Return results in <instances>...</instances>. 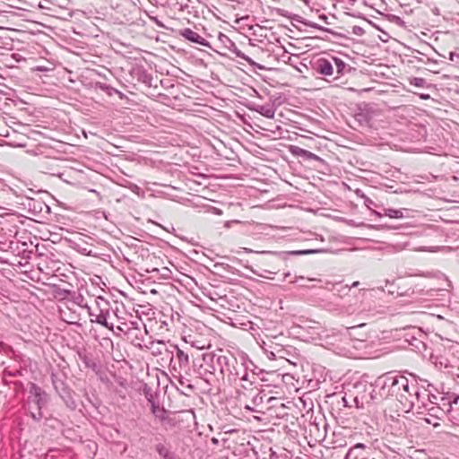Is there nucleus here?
Listing matches in <instances>:
<instances>
[{
	"label": "nucleus",
	"mask_w": 459,
	"mask_h": 459,
	"mask_svg": "<svg viewBox=\"0 0 459 459\" xmlns=\"http://www.w3.org/2000/svg\"><path fill=\"white\" fill-rule=\"evenodd\" d=\"M403 211L407 212L408 210L407 209L398 210V209H393V208H384L383 212H375V214L377 215L378 217L388 216L390 218L399 219V218L404 217Z\"/></svg>",
	"instance_id": "aec40b11"
},
{
	"label": "nucleus",
	"mask_w": 459,
	"mask_h": 459,
	"mask_svg": "<svg viewBox=\"0 0 459 459\" xmlns=\"http://www.w3.org/2000/svg\"><path fill=\"white\" fill-rule=\"evenodd\" d=\"M377 385H381V397H394L406 411L411 410L414 406L415 402L420 399V392L417 385H410L409 380L403 376L389 373L379 378Z\"/></svg>",
	"instance_id": "f03ea898"
},
{
	"label": "nucleus",
	"mask_w": 459,
	"mask_h": 459,
	"mask_svg": "<svg viewBox=\"0 0 459 459\" xmlns=\"http://www.w3.org/2000/svg\"><path fill=\"white\" fill-rule=\"evenodd\" d=\"M78 356L86 368H91L96 374L101 372L100 361L93 358L92 355L87 354L85 351H78Z\"/></svg>",
	"instance_id": "f8f14e48"
},
{
	"label": "nucleus",
	"mask_w": 459,
	"mask_h": 459,
	"mask_svg": "<svg viewBox=\"0 0 459 459\" xmlns=\"http://www.w3.org/2000/svg\"><path fill=\"white\" fill-rule=\"evenodd\" d=\"M332 60L335 65L336 74L338 75H342L351 70V67L341 58L333 56Z\"/></svg>",
	"instance_id": "4be33fe9"
},
{
	"label": "nucleus",
	"mask_w": 459,
	"mask_h": 459,
	"mask_svg": "<svg viewBox=\"0 0 459 459\" xmlns=\"http://www.w3.org/2000/svg\"><path fill=\"white\" fill-rule=\"evenodd\" d=\"M458 399L459 398L457 396H454L453 400L451 399V397L448 396H441L438 403L437 397L434 394H431V396L429 397V402L432 404L440 405L441 408L444 409V413L446 414L451 411L452 404L457 403Z\"/></svg>",
	"instance_id": "ddd939ff"
},
{
	"label": "nucleus",
	"mask_w": 459,
	"mask_h": 459,
	"mask_svg": "<svg viewBox=\"0 0 459 459\" xmlns=\"http://www.w3.org/2000/svg\"><path fill=\"white\" fill-rule=\"evenodd\" d=\"M342 400H343L344 405L349 406L345 396L342 398Z\"/></svg>",
	"instance_id": "09e8293b"
},
{
	"label": "nucleus",
	"mask_w": 459,
	"mask_h": 459,
	"mask_svg": "<svg viewBox=\"0 0 459 459\" xmlns=\"http://www.w3.org/2000/svg\"><path fill=\"white\" fill-rule=\"evenodd\" d=\"M96 305L100 312H104L105 314H109L108 307L109 303L103 297L99 296L95 299Z\"/></svg>",
	"instance_id": "393cba45"
},
{
	"label": "nucleus",
	"mask_w": 459,
	"mask_h": 459,
	"mask_svg": "<svg viewBox=\"0 0 459 459\" xmlns=\"http://www.w3.org/2000/svg\"><path fill=\"white\" fill-rule=\"evenodd\" d=\"M219 39L222 43H230V46H228V49L231 51L237 57H239L245 61H247L249 65H255V63L247 55H245L241 50H239L236 44L226 35L220 33Z\"/></svg>",
	"instance_id": "6e6552de"
},
{
	"label": "nucleus",
	"mask_w": 459,
	"mask_h": 459,
	"mask_svg": "<svg viewBox=\"0 0 459 459\" xmlns=\"http://www.w3.org/2000/svg\"><path fill=\"white\" fill-rule=\"evenodd\" d=\"M29 403H33L36 406L35 411H30V417L35 421H39L43 418L42 409L47 405L48 394L38 385L30 382L29 384Z\"/></svg>",
	"instance_id": "7ed1b4c3"
},
{
	"label": "nucleus",
	"mask_w": 459,
	"mask_h": 459,
	"mask_svg": "<svg viewBox=\"0 0 459 459\" xmlns=\"http://www.w3.org/2000/svg\"><path fill=\"white\" fill-rule=\"evenodd\" d=\"M130 188L134 191L135 189H139V187L135 185V184H132V186H130Z\"/></svg>",
	"instance_id": "37998d69"
},
{
	"label": "nucleus",
	"mask_w": 459,
	"mask_h": 459,
	"mask_svg": "<svg viewBox=\"0 0 459 459\" xmlns=\"http://www.w3.org/2000/svg\"><path fill=\"white\" fill-rule=\"evenodd\" d=\"M116 92H117V89H115V88H113V87H111L110 85H109V89H108V90H106V93H107L108 95H109V96H111V95H113V94H116Z\"/></svg>",
	"instance_id": "4c0bfd02"
},
{
	"label": "nucleus",
	"mask_w": 459,
	"mask_h": 459,
	"mask_svg": "<svg viewBox=\"0 0 459 459\" xmlns=\"http://www.w3.org/2000/svg\"><path fill=\"white\" fill-rule=\"evenodd\" d=\"M290 275V273H285V274H284V278H287V277H289Z\"/></svg>",
	"instance_id": "603ef678"
},
{
	"label": "nucleus",
	"mask_w": 459,
	"mask_h": 459,
	"mask_svg": "<svg viewBox=\"0 0 459 459\" xmlns=\"http://www.w3.org/2000/svg\"><path fill=\"white\" fill-rule=\"evenodd\" d=\"M291 20L295 21V22H300L303 24V22H306L305 19H303L300 15L299 14H291L290 15V18Z\"/></svg>",
	"instance_id": "e433bc0d"
},
{
	"label": "nucleus",
	"mask_w": 459,
	"mask_h": 459,
	"mask_svg": "<svg viewBox=\"0 0 459 459\" xmlns=\"http://www.w3.org/2000/svg\"><path fill=\"white\" fill-rule=\"evenodd\" d=\"M425 421L428 422L429 424H431V420L425 419Z\"/></svg>",
	"instance_id": "3c124183"
},
{
	"label": "nucleus",
	"mask_w": 459,
	"mask_h": 459,
	"mask_svg": "<svg viewBox=\"0 0 459 459\" xmlns=\"http://www.w3.org/2000/svg\"><path fill=\"white\" fill-rule=\"evenodd\" d=\"M299 279H303V276L299 277ZM298 281V278H296L295 281Z\"/></svg>",
	"instance_id": "5fc2aeb1"
},
{
	"label": "nucleus",
	"mask_w": 459,
	"mask_h": 459,
	"mask_svg": "<svg viewBox=\"0 0 459 459\" xmlns=\"http://www.w3.org/2000/svg\"><path fill=\"white\" fill-rule=\"evenodd\" d=\"M449 60L459 66V48L449 53Z\"/></svg>",
	"instance_id": "c756f323"
},
{
	"label": "nucleus",
	"mask_w": 459,
	"mask_h": 459,
	"mask_svg": "<svg viewBox=\"0 0 459 459\" xmlns=\"http://www.w3.org/2000/svg\"><path fill=\"white\" fill-rule=\"evenodd\" d=\"M410 84L415 87L424 88L427 86V82L423 78L412 77L409 79Z\"/></svg>",
	"instance_id": "cd10ccee"
},
{
	"label": "nucleus",
	"mask_w": 459,
	"mask_h": 459,
	"mask_svg": "<svg viewBox=\"0 0 459 459\" xmlns=\"http://www.w3.org/2000/svg\"><path fill=\"white\" fill-rule=\"evenodd\" d=\"M226 48H228V46H230V43H224Z\"/></svg>",
	"instance_id": "6e6d98bb"
},
{
	"label": "nucleus",
	"mask_w": 459,
	"mask_h": 459,
	"mask_svg": "<svg viewBox=\"0 0 459 459\" xmlns=\"http://www.w3.org/2000/svg\"><path fill=\"white\" fill-rule=\"evenodd\" d=\"M116 94H117L119 99H121V100L125 98V94L123 92L119 91L118 90H117V92H116Z\"/></svg>",
	"instance_id": "79ce46f5"
},
{
	"label": "nucleus",
	"mask_w": 459,
	"mask_h": 459,
	"mask_svg": "<svg viewBox=\"0 0 459 459\" xmlns=\"http://www.w3.org/2000/svg\"><path fill=\"white\" fill-rule=\"evenodd\" d=\"M276 12L281 16H283V17H286V18H290L291 13H290L288 11H286L284 9H277Z\"/></svg>",
	"instance_id": "c9c22d12"
},
{
	"label": "nucleus",
	"mask_w": 459,
	"mask_h": 459,
	"mask_svg": "<svg viewBox=\"0 0 459 459\" xmlns=\"http://www.w3.org/2000/svg\"><path fill=\"white\" fill-rule=\"evenodd\" d=\"M96 88L101 90L102 91L106 92V90L109 89V85L103 83V82H96Z\"/></svg>",
	"instance_id": "f704fd0d"
},
{
	"label": "nucleus",
	"mask_w": 459,
	"mask_h": 459,
	"mask_svg": "<svg viewBox=\"0 0 459 459\" xmlns=\"http://www.w3.org/2000/svg\"><path fill=\"white\" fill-rule=\"evenodd\" d=\"M178 380L181 385L186 386L190 390L194 389V385L190 383V381L186 377H183L181 375V373L178 374Z\"/></svg>",
	"instance_id": "c85d7f7f"
},
{
	"label": "nucleus",
	"mask_w": 459,
	"mask_h": 459,
	"mask_svg": "<svg viewBox=\"0 0 459 459\" xmlns=\"http://www.w3.org/2000/svg\"><path fill=\"white\" fill-rule=\"evenodd\" d=\"M138 80L148 86H152V74L147 73L145 70H142L139 73Z\"/></svg>",
	"instance_id": "a878e982"
},
{
	"label": "nucleus",
	"mask_w": 459,
	"mask_h": 459,
	"mask_svg": "<svg viewBox=\"0 0 459 459\" xmlns=\"http://www.w3.org/2000/svg\"><path fill=\"white\" fill-rule=\"evenodd\" d=\"M318 19H319V20H321V21H324L325 23H329V22H327V20H328L327 16H326L325 14H324V13L320 14V15L318 16Z\"/></svg>",
	"instance_id": "ea45409f"
},
{
	"label": "nucleus",
	"mask_w": 459,
	"mask_h": 459,
	"mask_svg": "<svg viewBox=\"0 0 459 459\" xmlns=\"http://www.w3.org/2000/svg\"><path fill=\"white\" fill-rule=\"evenodd\" d=\"M65 376L63 374L59 373H51V381L52 385L56 390V392L63 398L65 399V396H69V388L66 385L65 380Z\"/></svg>",
	"instance_id": "0eeeda50"
},
{
	"label": "nucleus",
	"mask_w": 459,
	"mask_h": 459,
	"mask_svg": "<svg viewBox=\"0 0 459 459\" xmlns=\"http://www.w3.org/2000/svg\"><path fill=\"white\" fill-rule=\"evenodd\" d=\"M194 370L202 378L206 379L207 375H221L222 377L227 376L230 383H237L238 377L247 376V361L242 359L238 361L230 352L228 354L205 352L202 355V363L194 361Z\"/></svg>",
	"instance_id": "f257e3e1"
},
{
	"label": "nucleus",
	"mask_w": 459,
	"mask_h": 459,
	"mask_svg": "<svg viewBox=\"0 0 459 459\" xmlns=\"http://www.w3.org/2000/svg\"><path fill=\"white\" fill-rule=\"evenodd\" d=\"M356 394L353 397V401L357 408H363L364 405L370 403V398L368 394L364 391V387L360 386V383L354 385Z\"/></svg>",
	"instance_id": "2eb2a0df"
},
{
	"label": "nucleus",
	"mask_w": 459,
	"mask_h": 459,
	"mask_svg": "<svg viewBox=\"0 0 459 459\" xmlns=\"http://www.w3.org/2000/svg\"><path fill=\"white\" fill-rule=\"evenodd\" d=\"M359 284V281H354V282L352 283V285H351V288H352V287H357Z\"/></svg>",
	"instance_id": "de8ad7c7"
},
{
	"label": "nucleus",
	"mask_w": 459,
	"mask_h": 459,
	"mask_svg": "<svg viewBox=\"0 0 459 459\" xmlns=\"http://www.w3.org/2000/svg\"><path fill=\"white\" fill-rule=\"evenodd\" d=\"M192 346H195L197 349H202V348L204 347V345L203 346H199V343H196V345H195L194 342H192Z\"/></svg>",
	"instance_id": "a18cd8bd"
},
{
	"label": "nucleus",
	"mask_w": 459,
	"mask_h": 459,
	"mask_svg": "<svg viewBox=\"0 0 459 459\" xmlns=\"http://www.w3.org/2000/svg\"><path fill=\"white\" fill-rule=\"evenodd\" d=\"M371 445L356 443L346 453L344 459H375L372 457Z\"/></svg>",
	"instance_id": "20e7f679"
},
{
	"label": "nucleus",
	"mask_w": 459,
	"mask_h": 459,
	"mask_svg": "<svg viewBox=\"0 0 459 459\" xmlns=\"http://www.w3.org/2000/svg\"><path fill=\"white\" fill-rule=\"evenodd\" d=\"M151 411L161 422H167L170 425H174V420L169 417L168 411L164 407H160L159 403H153L151 407Z\"/></svg>",
	"instance_id": "a211bd4d"
},
{
	"label": "nucleus",
	"mask_w": 459,
	"mask_h": 459,
	"mask_svg": "<svg viewBox=\"0 0 459 459\" xmlns=\"http://www.w3.org/2000/svg\"><path fill=\"white\" fill-rule=\"evenodd\" d=\"M418 96L421 99V100H429L430 99V95L429 94H427V93H419Z\"/></svg>",
	"instance_id": "58836bf2"
},
{
	"label": "nucleus",
	"mask_w": 459,
	"mask_h": 459,
	"mask_svg": "<svg viewBox=\"0 0 459 459\" xmlns=\"http://www.w3.org/2000/svg\"><path fill=\"white\" fill-rule=\"evenodd\" d=\"M440 424L438 422L433 423L434 427H438Z\"/></svg>",
	"instance_id": "864d4df0"
},
{
	"label": "nucleus",
	"mask_w": 459,
	"mask_h": 459,
	"mask_svg": "<svg viewBox=\"0 0 459 459\" xmlns=\"http://www.w3.org/2000/svg\"><path fill=\"white\" fill-rule=\"evenodd\" d=\"M245 251L247 252V253L253 252L251 249H248V248H245Z\"/></svg>",
	"instance_id": "8fccbe9b"
},
{
	"label": "nucleus",
	"mask_w": 459,
	"mask_h": 459,
	"mask_svg": "<svg viewBox=\"0 0 459 459\" xmlns=\"http://www.w3.org/2000/svg\"><path fill=\"white\" fill-rule=\"evenodd\" d=\"M175 350H176L177 362H175L172 365V370L178 374H180L183 371L187 374V371L190 369L189 356H188L187 352H185L183 350L179 349L178 346H175Z\"/></svg>",
	"instance_id": "423d86ee"
},
{
	"label": "nucleus",
	"mask_w": 459,
	"mask_h": 459,
	"mask_svg": "<svg viewBox=\"0 0 459 459\" xmlns=\"http://www.w3.org/2000/svg\"><path fill=\"white\" fill-rule=\"evenodd\" d=\"M263 400V396L260 395V394H258L255 398H254V403H256L257 401H260L262 402Z\"/></svg>",
	"instance_id": "a19ab883"
},
{
	"label": "nucleus",
	"mask_w": 459,
	"mask_h": 459,
	"mask_svg": "<svg viewBox=\"0 0 459 459\" xmlns=\"http://www.w3.org/2000/svg\"><path fill=\"white\" fill-rule=\"evenodd\" d=\"M85 307L88 309L89 316H91V321L94 323H98L108 329L112 330L113 329V324H108V316L109 314H105L104 312H100L99 314L93 313L90 307L87 305Z\"/></svg>",
	"instance_id": "dca6fc26"
},
{
	"label": "nucleus",
	"mask_w": 459,
	"mask_h": 459,
	"mask_svg": "<svg viewBox=\"0 0 459 459\" xmlns=\"http://www.w3.org/2000/svg\"><path fill=\"white\" fill-rule=\"evenodd\" d=\"M303 158L306 160H318V156L311 152L306 150V154L303 155Z\"/></svg>",
	"instance_id": "2f4dec72"
},
{
	"label": "nucleus",
	"mask_w": 459,
	"mask_h": 459,
	"mask_svg": "<svg viewBox=\"0 0 459 459\" xmlns=\"http://www.w3.org/2000/svg\"><path fill=\"white\" fill-rule=\"evenodd\" d=\"M179 34L188 41L211 48L210 43L205 39L189 28L181 30Z\"/></svg>",
	"instance_id": "9b49d317"
},
{
	"label": "nucleus",
	"mask_w": 459,
	"mask_h": 459,
	"mask_svg": "<svg viewBox=\"0 0 459 459\" xmlns=\"http://www.w3.org/2000/svg\"><path fill=\"white\" fill-rule=\"evenodd\" d=\"M317 74L325 76H331L333 74V63L324 57L318 58L314 65Z\"/></svg>",
	"instance_id": "4468645a"
},
{
	"label": "nucleus",
	"mask_w": 459,
	"mask_h": 459,
	"mask_svg": "<svg viewBox=\"0 0 459 459\" xmlns=\"http://www.w3.org/2000/svg\"><path fill=\"white\" fill-rule=\"evenodd\" d=\"M326 249L324 248H313V249H300V250H292V251H281V252H274V251H263V254L273 255L280 258L281 260L286 261L290 256H297V255H312V254H319L325 253Z\"/></svg>",
	"instance_id": "39448f33"
},
{
	"label": "nucleus",
	"mask_w": 459,
	"mask_h": 459,
	"mask_svg": "<svg viewBox=\"0 0 459 459\" xmlns=\"http://www.w3.org/2000/svg\"><path fill=\"white\" fill-rule=\"evenodd\" d=\"M303 24L306 25V26H308L310 28H314V29H316V30H323V31H326L328 33H332L333 34V31L331 30V29H328V28H325V27H323L316 22H310V21H307L306 20V22H303Z\"/></svg>",
	"instance_id": "bb28decb"
},
{
	"label": "nucleus",
	"mask_w": 459,
	"mask_h": 459,
	"mask_svg": "<svg viewBox=\"0 0 459 459\" xmlns=\"http://www.w3.org/2000/svg\"><path fill=\"white\" fill-rule=\"evenodd\" d=\"M292 153L303 158V155L306 154V150L299 147H295Z\"/></svg>",
	"instance_id": "473e14b6"
},
{
	"label": "nucleus",
	"mask_w": 459,
	"mask_h": 459,
	"mask_svg": "<svg viewBox=\"0 0 459 459\" xmlns=\"http://www.w3.org/2000/svg\"><path fill=\"white\" fill-rule=\"evenodd\" d=\"M248 370L249 368L247 364V376L243 377L241 375H239L238 377V381L240 382V386L246 390L250 389L254 385L257 383L256 374L255 372L249 373Z\"/></svg>",
	"instance_id": "f3484780"
},
{
	"label": "nucleus",
	"mask_w": 459,
	"mask_h": 459,
	"mask_svg": "<svg viewBox=\"0 0 459 459\" xmlns=\"http://www.w3.org/2000/svg\"><path fill=\"white\" fill-rule=\"evenodd\" d=\"M250 110L255 111L266 118H273L275 108L272 104L254 105L248 107Z\"/></svg>",
	"instance_id": "6ab92c4d"
},
{
	"label": "nucleus",
	"mask_w": 459,
	"mask_h": 459,
	"mask_svg": "<svg viewBox=\"0 0 459 459\" xmlns=\"http://www.w3.org/2000/svg\"><path fill=\"white\" fill-rule=\"evenodd\" d=\"M145 397H146L147 401L151 403V407L152 406L153 403H158L155 401V397L152 393H146Z\"/></svg>",
	"instance_id": "72a5a7b5"
},
{
	"label": "nucleus",
	"mask_w": 459,
	"mask_h": 459,
	"mask_svg": "<svg viewBox=\"0 0 459 459\" xmlns=\"http://www.w3.org/2000/svg\"><path fill=\"white\" fill-rule=\"evenodd\" d=\"M219 39L222 43H230V46H228V49L231 51L237 57H239L245 61H247L249 65H255V63L247 55H245L241 50H239L236 44L226 35L220 33Z\"/></svg>",
	"instance_id": "1a4fd4ad"
},
{
	"label": "nucleus",
	"mask_w": 459,
	"mask_h": 459,
	"mask_svg": "<svg viewBox=\"0 0 459 459\" xmlns=\"http://www.w3.org/2000/svg\"><path fill=\"white\" fill-rule=\"evenodd\" d=\"M428 414L429 416L435 417L436 419H441L446 414L444 413V409L441 408L440 405L433 404L431 407L428 408Z\"/></svg>",
	"instance_id": "b1692460"
},
{
	"label": "nucleus",
	"mask_w": 459,
	"mask_h": 459,
	"mask_svg": "<svg viewBox=\"0 0 459 459\" xmlns=\"http://www.w3.org/2000/svg\"><path fill=\"white\" fill-rule=\"evenodd\" d=\"M212 443L214 445H217L219 443V440L216 437L212 438Z\"/></svg>",
	"instance_id": "c03bdc74"
},
{
	"label": "nucleus",
	"mask_w": 459,
	"mask_h": 459,
	"mask_svg": "<svg viewBox=\"0 0 459 459\" xmlns=\"http://www.w3.org/2000/svg\"><path fill=\"white\" fill-rule=\"evenodd\" d=\"M192 346H195L197 349H202V348L204 347V345L203 346H199V343H196V345H195L194 342H192Z\"/></svg>",
	"instance_id": "49530a36"
},
{
	"label": "nucleus",
	"mask_w": 459,
	"mask_h": 459,
	"mask_svg": "<svg viewBox=\"0 0 459 459\" xmlns=\"http://www.w3.org/2000/svg\"><path fill=\"white\" fill-rule=\"evenodd\" d=\"M378 385H377H377H374L372 384L360 382V386L364 387V391L366 390V393L369 396L368 398H370V403H374L376 400H377V394L380 395V394L382 393V391H380V390H379V392H377L376 387Z\"/></svg>",
	"instance_id": "412c9836"
},
{
	"label": "nucleus",
	"mask_w": 459,
	"mask_h": 459,
	"mask_svg": "<svg viewBox=\"0 0 459 459\" xmlns=\"http://www.w3.org/2000/svg\"><path fill=\"white\" fill-rule=\"evenodd\" d=\"M219 39L222 43H230V46H228V49L231 51L237 57H239L245 61H247L249 65H255V63L247 55H245L241 50H239L236 44L226 35L220 33Z\"/></svg>",
	"instance_id": "9d476101"
},
{
	"label": "nucleus",
	"mask_w": 459,
	"mask_h": 459,
	"mask_svg": "<svg viewBox=\"0 0 459 459\" xmlns=\"http://www.w3.org/2000/svg\"><path fill=\"white\" fill-rule=\"evenodd\" d=\"M4 374L10 377H17L21 376L22 372L19 369L10 370L8 368L4 369Z\"/></svg>",
	"instance_id": "7c9ffc66"
},
{
	"label": "nucleus",
	"mask_w": 459,
	"mask_h": 459,
	"mask_svg": "<svg viewBox=\"0 0 459 459\" xmlns=\"http://www.w3.org/2000/svg\"><path fill=\"white\" fill-rule=\"evenodd\" d=\"M155 448H156L157 453L162 458H164V459H175L174 454L172 452H170L169 449L167 448L164 445H162L160 443L157 444Z\"/></svg>",
	"instance_id": "5701e85b"
}]
</instances>
